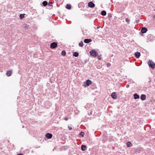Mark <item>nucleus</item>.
I'll use <instances>...</instances> for the list:
<instances>
[{
	"label": "nucleus",
	"mask_w": 155,
	"mask_h": 155,
	"mask_svg": "<svg viewBox=\"0 0 155 155\" xmlns=\"http://www.w3.org/2000/svg\"><path fill=\"white\" fill-rule=\"evenodd\" d=\"M148 64L150 67L152 68L153 69L155 68V64L152 61L149 60L148 62Z\"/></svg>",
	"instance_id": "f257e3e1"
},
{
	"label": "nucleus",
	"mask_w": 155,
	"mask_h": 155,
	"mask_svg": "<svg viewBox=\"0 0 155 155\" xmlns=\"http://www.w3.org/2000/svg\"><path fill=\"white\" fill-rule=\"evenodd\" d=\"M91 55L93 57H96L98 54L97 52L95 50H92L90 51Z\"/></svg>",
	"instance_id": "f03ea898"
},
{
	"label": "nucleus",
	"mask_w": 155,
	"mask_h": 155,
	"mask_svg": "<svg viewBox=\"0 0 155 155\" xmlns=\"http://www.w3.org/2000/svg\"><path fill=\"white\" fill-rule=\"evenodd\" d=\"M58 45L57 43L55 42L52 43L50 45V47L51 48H56Z\"/></svg>",
	"instance_id": "7ed1b4c3"
},
{
	"label": "nucleus",
	"mask_w": 155,
	"mask_h": 155,
	"mask_svg": "<svg viewBox=\"0 0 155 155\" xmlns=\"http://www.w3.org/2000/svg\"><path fill=\"white\" fill-rule=\"evenodd\" d=\"M84 83L86 84L84 85L85 87L88 86L92 83V81L90 80H87Z\"/></svg>",
	"instance_id": "20e7f679"
},
{
	"label": "nucleus",
	"mask_w": 155,
	"mask_h": 155,
	"mask_svg": "<svg viewBox=\"0 0 155 155\" xmlns=\"http://www.w3.org/2000/svg\"><path fill=\"white\" fill-rule=\"evenodd\" d=\"M88 6L91 8H94L95 6V5L92 2H90L88 3Z\"/></svg>",
	"instance_id": "39448f33"
},
{
	"label": "nucleus",
	"mask_w": 155,
	"mask_h": 155,
	"mask_svg": "<svg viewBox=\"0 0 155 155\" xmlns=\"http://www.w3.org/2000/svg\"><path fill=\"white\" fill-rule=\"evenodd\" d=\"M45 136L48 139H50L52 138V135L51 134L47 133L46 134Z\"/></svg>",
	"instance_id": "423d86ee"
},
{
	"label": "nucleus",
	"mask_w": 155,
	"mask_h": 155,
	"mask_svg": "<svg viewBox=\"0 0 155 155\" xmlns=\"http://www.w3.org/2000/svg\"><path fill=\"white\" fill-rule=\"evenodd\" d=\"M147 31V29L146 28H143L141 31V32L142 33H146Z\"/></svg>",
	"instance_id": "0eeeda50"
},
{
	"label": "nucleus",
	"mask_w": 155,
	"mask_h": 155,
	"mask_svg": "<svg viewBox=\"0 0 155 155\" xmlns=\"http://www.w3.org/2000/svg\"><path fill=\"white\" fill-rule=\"evenodd\" d=\"M92 41V40L91 39H85L84 40V42L85 43H88L90 42H91Z\"/></svg>",
	"instance_id": "6e6552de"
},
{
	"label": "nucleus",
	"mask_w": 155,
	"mask_h": 155,
	"mask_svg": "<svg viewBox=\"0 0 155 155\" xmlns=\"http://www.w3.org/2000/svg\"><path fill=\"white\" fill-rule=\"evenodd\" d=\"M135 57L137 58H139L140 56V53L138 52H136L135 53Z\"/></svg>",
	"instance_id": "1a4fd4ad"
},
{
	"label": "nucleus",
	"mask_w": 155,
	"mask_h": 155,
	"mask_svg": "<svg viewBox=\"0 0 155 155\" xmlns=\"http://www.w3.org/2000/svg\"><path fill=\"white\" fill-rule=\"evenodd\" d=\"M146 96L144 94H142L140 97V98L141 100L143 101L146 99Z\"/></svg>",
	"instance_id": "9d476101"
},
{
	"label": "nucleus",
	"mask_w": 155,
	"mask_h": 155,
	"mask_svg": "<svg viewBox=\"0 0 155 155\" xmlns=\"http://www.w3.org/2000/svg\"><path fill=\"white\" fill-rule=\"evenodd\" d=\"M111 97H112L114 99H116L117 98V96L115 92L111 94Z\"/></svg>",
	"instance_id": "9b49d317"
},
{
	"label": "nucleus",
	"mask_w": 155,
	"mask_h": 155,
	"mask_svg": "<svg viewBox=\"0 0 155 155\" xmlns=\"http://www.w3.org/2000/svg\"><path fill=\"white\" fill-rule=\"evenodd\" d=\"M81 150L83 151H84L86 150V147L84 145H82L81 147Z\"/></svg>",
	"instance_id": "f8f14e48"
},
{
	"label": "nucleus",
	"mask_w": 155,
	"mask_h": 155,
	"mask_svg": "<svg viewBox=\"0 0 155 155\" xmlns=\"http://www.w3.org/2000/svg\"><path fill=\"white\" fill-rule=\"evenodd\" d=\"M12 74V72L11 71H8L7 72L6 75L8 76L9 77V76H10Z\"/></svg>",
	"instance_id": "ddd939ff"
},
{
	"label": "nucleus",
	"mask_w": 155,
	"mask_h": 155,
	"mask_svg": "<svg viewBox=\"0 0 155 155\" xmlns=\"http://www.w3.org/2000/svg\"><path fill=\"white\" fill-rule=\"evenodd\" d=\"M134 98L135 99H137L139 98V96L137 94H134Z\"/></svg>",
	"instance_id": "4468645a"
},
{
	"label": "nucleus",
	"mask_w": 155,
	"mask_h": 155,
	"mask_svg": "<svg viewBox=\"0 0 155 155\" xmlns=\"http://www.w3.org/2000/svg\"><path fill=\"white\" fill-rule=\"evenodd\" d=\"M127 147H129L131 146H132V144L130 142H128L127 143Z\"/></svg>",
	"instance_id": "2eb2a0df"
},
{
	"label": "nucleus",
	"mask_w": 155,
	"mask_h": 155,
	"mask_svg": "<svg viewBox=\"0 0 155 155\" xmlns=\"http://www.w3.org/2000/svg\"><path fill=\"white\" fill-rule=\"evenodd\" d=\"M66 7L67 8L70 9L71 8V6L69 4H67L66 5Z\"/></svg>",
	"instance_id": "dca6fc26"
},
{
	"label": "nucleus",
	"mask_w": 155,
	"mask_h": 155,
	"mask_svg": "<svg viewBox=\"0 0 155 155\" xmlns=\"http://www.w3.org/2000/svg\"><path fill=\"white\" fill-rule=\"evenodd\" d=\"M101 14L103 16H105L106 15V12L105 11H103L101 12Z\"/></svg>",
	"instance_id": "f3484780"
},
{
	"label": "nucleus",
	"mask_w": 155,
	"mask_h": 155,
	"mask_svg": "<svg viewBox=\"0 0 155 155\" xmlns=\"http://www.w3.org/2000/svg\"><path fill=\"white\" fill-rule=\"evenodd\" d=\"M42 4L43 6H46L48 4V2L46 1H44L43 2Z\"/></svg>",
	"instance_id": "a211bd4d"
},
{
	"label": "nucleus",
	"mask_w": 155,
	"mask_h": 155,
	"mask_svg": "<svg viewBox=\"0 0 155 155\" xmlns=\"http://www.w3.org/2000/svg\"><path fill=\"white\" fill-rule=\"evenodd\" d=\"M79 55V54L77 52H74V53L73 54V56L75 57H78Z\"/></svg>",
	"instance_id": "6ab92c4d"
},
{
	"label": "nucleus",
	"mask_w": 155,
	"mask_h": 155,
	"mask_svg": "<svg viewBox=\"0 0 155 155\" xmlns=\"http://www.w3.org/2000/svg\"><path fill=\"white\" fill-rule=\"evenodd\" d=\"M66 54V52L64 50L62 51L61 52V55L63 56L65 55Z\"/></svg>",
	"instance_id": "aec40b11"
},
{
	"label": "nucleus",
	"mask_w": 155,
	"mask_h": 155,
	"mask_svg": "<svg viewBox=\"0 0 155 155\" xmlns=\"http://www.w3.org/2000/svg\"><path fill=\"white\" fill-rule=\"evenodd\" d=\"M79 45L80 47H82L83 45V43L82 41H81L79 44Z\"/></svg>",
	"instance_id": "412c9836"
},
{
	"label": "nucleus",
	"mask_w": 155,
	"mask_h": 155,
	"mask_svg": "<svg viewBox=\"0 0 155 155\" xmlns=\"http://www.w3.org/2000/svg\"><path fill=\"white\" fill-rule=\"evenodd\" d=\"M25 15V14H21L20 15V18H24V15Z\"/></svg>",
	"instance_id": "4be33fe9"
},
{
	"label": "nucleus",
	"mask_w": 155,
	"mask_h": 155,
	"mask_svg": "<svg viewBox=\"0 0 155 155\" xmlns=\"http://www.w3.org/2000/svg\"><path fill=\"white\" fill-rule=\"evenodd\" d=\"M125 21L128 24H129L130 23V20L128 18H126L125 19Z\"/></svg>",
	"instance_id": "5701e85b"
},
{
	"label": "nucleus",
	"mask_w": 155,
	"mask_h": 155,
	"mask_svg": "<svg viewBox=\"0 0 155 155\" xmlns=\"http://www.w3.org/2000/svg\"><path fill=\"white\" fill-rule=\"evenodd\" d=\"M84 132H81L80 133V135H82V137L84 136Z\"/></svg>",
	"instance_id": "b1692460"
},
{
	"label": "nucleus",
	"mask_w": 155,
	"mask_h": 155,
	"mask_svg": "<svg viewBox=\"0 0 155 155\" xmlns=\"http://www.w3.org/2000/svg\"><path fill=\"white\" fill-rule=\"evenodd\" d=\"M107 67H110V66L111 64L110 63H107Z\"/></svg>",
	"instance_id": "393cba45"
},
{
	"label": "nucleus",
	"mask_w": 155,
	"mask_h": 155,
	"mask_svg": "<svg viewBox=\"0 0 155 155\" xmlns=\"http://www.w3.org/2000/svg\"><path fill=\"white\" fill-rule=\"evenodd\" d=\"M64 119L65 120L67 121V120H68V117H66L64 118Z\"/></svg>",
	"instance_id": "a878e982"
},
{
	"label": "nucleus",
	"mask_w": 155,
	"mask_h": 155,
	"mask_svg": "<svg viewBox=\"0 0 155 155\" xmlns=\"http://www.w3.org/2000/svg\"><path fill=\"white\" fill-rule=\"evenodd\" d=\"M68 129H69L70 130H71L72 129V127H71V126H69L68 127Z\"/></svg>",
	"instance_id": "bb28decb"
},
{
	"label": "nucleus",
	"mask_w": 155,
	"mask_h": 155,
	"mask_svg": "<svg viewBox=\"0 0 155 155\" xmlns=\"http://www.w3.org/2000/svg\"><path fill=\"white\" fill-rule=\"evenodd\" d=\"M98 59H99V60H101V58L100 57H98Z\"/></svg>",
	"instance_id": "cd10ccee"
},
{
	"label": "nucleus",
	"mask_w": 155,
	"mask_h": 155,
	"mask_svg": "<svg viewBox=\"0 0 155 155\" xmlns=\"http://www.w3.org/2000/svg\"><path fill=\"white\" fill-rule=\"evenodd\" d=\"M52 4V3H50L49 4V5H50V6H52V5H51V4Z\"/></svg>",
	"instance_id": "c85d7f7f"
},
{
	"label": "nucleus",
	"mask_w": 155,
	"mask_h": 155,
	"mask_svg": "<svg viewBox=\"0 0 155 155\" xmlns=\"http://www.w3.org/2000/svg\"><path fill=\"white\" fill-rule=\"evenodd\" d=\"M100 28V26H98V27H97V28Z\"/></svg>",
	"instance_id": "c756f323"
}]
</instances>
